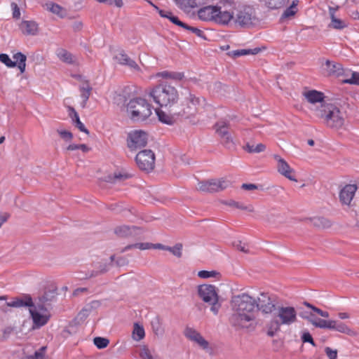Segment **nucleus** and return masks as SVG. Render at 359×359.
<instances>
[{"mask_svg": "<svg viewBox=\"0 0 359 359\" xmlns=\"http://www.w3.org/2000/svg\"><path fill=\"white\" fill-rule=\"evenodd\" d=\"M255 299L246 293L232 297L231 304L233 313L229 322L236 330L255 327L256 318Z\"/></svg>", "mask_w": 359, "mask_h": 359, "instance_id": "1", "label": "nucleus"}, {"mask_svg": "<svg viewBox=\"0 0 359 359\" xmlns=\"http://www.w3.org/2000/svg\"><path fill=\"white\" fill-rule=\"evenodd\" d=\"M4 306L15 308L29 307L34 326L37 328L45 325L50 318L48 309L33 304V299L28 294L13 298L11 302H5L3 306Z\"/></svg>", "mask_w": 359, "mask_h": 359, "instance_id": "2", "label": "nucleus"}, {"mask_svg": "<svg viewBox=\"0 0 359 359\" xmlns=\"http://www.w3.org/2000/svg\"><path fill=\"white\" fill-rule=\"evenodd\" d=\"M315 114L317 117L323 118L329 128L339 129L344 124V113L333 103H322L316 108Z\"/></svg>", "mask_w": 359, "mask_h": 359, "instance_id": "3", "label": "nucleus"}, {"mask_svg": "<svg viewBox=\"0 0 359 359\" xmlns=\"http://www.w3.org/2000/svg\"><path fill=\"white\" fill-rule=\"evenodd\" d=\"M149 95L154 102L161 107H172L179 99V93L175 87L161 83L153 88Z\"/></svg>", "mask_w": 359, "mask_h": 359, "instance_id": "4", "label": "nucleus"}, {"mask_svg": "<svg viewBox=\"0 0 359 359\" xmlns=\"http://www.w3.org/2000/svg\"><path fill=\"white\" fill-rule=\"evenodd\" d=\"M233 21L236 27L249 29L255 26L258 22L255 9L249 6L240 5L233 10Z\"/></svg>", "mask_w": 359, "mask_h": 359, "instance_id": "5", "label": "nucleus"}, {"mask_svg": "<svg viewBox=\"0 0 359 359\" xmlns=\"http://www.w3.org/2000/svg\"><path fill=\"white\" fill-rule=\"evenodd\" d=\"M127 113L133 121H143L151 116V107L145 99L134 98L127 104Z\"/></svg>", "mask_w": 359, "mask_h": 359, "instance_id": "6", "label": "nucleus"}, {"mask_svg": "<svg viewBox=\"0 0 359 359\" xmlns=\"http://www.w3.org/2000/svg\"><path fill=\"white\" fill-rule=\"evenodd\" d=\"M201 104V99L196 97L194 94L188 91L182 102L180 108L173 111V114L178 117L189 118L195 116Z\"/></svg>", "mask_w": 359, "mask_h": 359, "instance_id": "7", "label": "nucleus"}, {"mask_svg": "<svg viewBox=\"0 0 359 359\" xmlns=\"http://www.w3.org/2000/svg\"><path fill=\"white\" fill-rule=\"evenodd\" d=\"M198 294L205 303L211 306L210 311L217 315L221 307L217 290L215 285L203 284L198 287Z\"/></svg>", "mask_w": 359, "mask_h": 359, "instance_id": "8", "label": "nucleus"}, {"mask_svg": "<svg viewBox=\"0 0 359 359\" xmlns=\"http://www.w3.org/2000/svg\"><path fill=\"white\" fill-rule=\"evenodd\" d=\"M234 2L230 0H222L219 5L216 6V13L215 14V22L220 25H228L233 20V10Z\"/></svg>", "mask_w": 359, "mask_h": 359, "instance_id": "9", "label": "nucleus"}, {"mask_svg": "<svg viewBox=\"0 0 359 359\" xmlns=\"http://www.w3.org/2000/svg\"><path fill=\"white\" fill-rule=\"evenodd\" d=\"M257 311H260L264 314H271L277 309V300L273 295L268 293H260L255 299Z\"/></svg>", "mask_w": 359, "mask_h": 359, "instance_id": "10", "label": "nucleus"}, {"mask_svg": "<svg viewBox=\"0 0 359 359\" xmlns=\"http://www.w3.org/2000/svg\"><path fill=\"white\" fill-rule=\"evenodd\" d=\"M135 161L140 170L149 172L155 166L154 153L151 149H144L136 155Z\"/></svg>", "mask_w": 359, "mask_h": 359, "instance_id": "11", "label": "nucleus"}, {"mask_svg": "<svg viewBox=\"0 0 359 359\" xmlns=\"http://www.w3.org/2000/svg\"><path fill=\"white\" fill-rule=\"evenodd\" d=\"M273 318L278 319L279 325H290L297 320V311L293 306H278Z\"/></svg>", "mask_w": 359, "mask_h": 359, "instance_id": "12", "label": "nucleus"}, {"mask_svg": "<svg viewBox=\"0 0 359 359\" xmlns=\"http://www.w3.org/2000/svg\"><path fill=\"white\" fill-rule=\"evenodd\" d=\"M148 135L143 130H133L128 133L127 146L130 151L144 147L147 144Z\"/></svg>", "mask_w": 359, "mask_h": 359, "instance_id": "13", "label": "nucleus"}, {"mask_svg": "<svg viewBox=\"0 0 359 359\" xmlns=\"http://www.w3.org/2000/svg\"><path fill=\"white\" fill-rule=\"evenodd\" d=\"M274 158L277 161L278 172L290 180L297 182V180L294 175V171L290 168L289 164L278 155H275Z\"/></svg>", "mask_w": 359, "mask_h": 359, "instance_id": "14", "label": "nucleus"}, {"mask_svg": "<svg viewBox=\"0 0 359 359\" xmlns=\"http://www.w3.org/2000/svg\"><path fill=\"white\" fill-rule=\"evenodd\" d=\"M56 294L55 290L46 291L33 300V304L48 309L51 302L55 299Z\"/></svg>", "mask_w": 359, "mask_h": 359, "instance_id": "15", "label": "nucleus"}, {"mask_svg": "<svg viewBox=\"0 0 359 359\" xmlns=\"http://www.w3.org/2000/svg\"><path fill=\"white\" fill-rule=\"evenodd\" d=\"M355 184H346L339 192V200L343 205H350L357 191Z\"/></svg>", "mask_w": 359, "mask_h": 359, "instance_id": "16", "label": "nucleus"}, {"mask_svg": "<svg viewBox=\"0 0 359 359\" xmlns=\"http://www.w3.org/2000/svg\"><path fill=\"white\" fill-rule=\"evenodd\" d=\"M114 233L119 237L126 238L131 236H137L142 233V229L135 226H126L123 225L116 227L114 229Z\"/></svg>", "mask_w": 359, "mask_h": 359, "instance_id": "17", "label": "nucleus"}, {"mask_svg": "<svg viewBox=\"0 0 359 359\" xmlns=\"http://www.w3.org/2000/svg\"><path fill=\"white\" fill-rule=\"evenodd\" d=\"M115 59L121 65L128 66L130 69L135 72H141L140 67L138 65L132 60L124 51H121L116 56Z\"/></svg>", "mask_w": 359, "mask_h": 359, "instance_id": "18", "label": "nucleus"}, {"mask_svg": "<svg viewBox=\"0 0 359 359\" xmlns=\"http://www.w3.org/2000/svg\"><path fill=\"white\" fill-rule=\"evenodd\" d=\"M19 29L26 36H35L39 31L38 24L33 20H22L19 25Z\"/></svg>", "mask_w": 359, "mask_h": 359, "instance_id": "19", "label": "nucleus"}, {"mask_svg": "<svg viewBox=\"0 0 359 359\" xmlns=\"http://www.w3.org/2000/svg\"><path fill=\"white\" fill-rule=\"evenodd\" d=\"M216 12V6H207L198 10V16L202 20L215 22Z\"/></svg>", "mask_w": 359, "mask_h": 359, "instance_id": "20", "label": "nucleus"}, {"mask_svg": "<svg viewBox=\"0 0 359 359\" xmlns=\"http://www.w3.org/2000/svg\"><path fill=\"white\" fill-rule=\"evenodd\" d=\"M324 70L327 76H339L343 73L342 65L340 63L326 60Z\"/></svg>", "mask_w": 359, "mask_h": 359, "instance_id": "21", "label": "nucleus"}, {"mask_svg": "<svg viewBox=\"0 0 359 359\" xmlns=\"http://www.w3.org/2000/svg\"><path fill=\"white\" fill-rule=\"evenodd\" d=\"M304 95L310 103L315 104L316 102H320V104L322 103H327L324 101V94L320 91H317L316 90H309L304 93Z\"/></svg>", "mask_w": 359, "mask_h": 359, "instance_id": "22", "label": "nucleus"}, {"mask_svg": "<svg viewBox=\"0 0 359 359\" xmlns=\"http://www.w3.org/2000/svg\"><path fill=\"white\" fill-rule=\"evenodd\" d=\"M92 87L90 86L88 81H85L79 86V90L81 92V97L82 98L81 107H86L87 101L88 100L92 91Z\"/></svg>", "mask_w": 359, "mask_h": 359, "instance_id": "23", "label": "nucleus"}, {"mask_svg": "<svg viewBox=\"0 0 359 359\" xmlns=\"http://www.w3.org/2000/svg\"><path fill=\"white\" fill-rule=\"evenodd\" d=\"M332 327L331 330H335L337 332H339L341 333L346 334L349 336L354 337L358 334V333L348 327L345 323L337 321V320H333Z\"/></svg>", "mask_w": 359, "mask_h": 359, "instance_id": "24", "label": "nucleus"}, {"mask_svg": "<svg viewBox=\"0 0 359 359\" xmlns=\"http://www.w3.org/2000/svg\"><path fill=\"white\" fill-rule=\"evenodd\" d=\"M69 115L72 120V122L75 124V126L79 129L81 132H83L86 134H89L88 130L85 127L83 123L80 121L78 113L75 111L74 108L72 107H68Z\"/></svg>", "mask_w": 359, "mask_h": 359, "instance_id": "25", "label": "nucleus"}, {"mask_svg": "<svg viewBox=\"0 0 359 359\" xmlns=\"http://www.w3.org/2000/svg\"><path fill=\"white\" fill-rule=\"evenodd\" d=\"M212 193L222 191L229 187L231 184L229 180L225 178L212 179Z\"/></svg>", "mask_w": 359, "mask_h": 359, "instance_id": "26", "label": "nucleus"}, {"mask_svg": "<svg viewBox=\"0 0 359 359\" xmlns=\"http://www.w3.org/2000/svg\"><path fill=\"white\" fill-rule=\"evenodd\" d=\"M100 306V302L99 301H93L83 307V309L79 313L77 317L82 320L86 318L93 310L96 309Z\"/></svg>", "mask_w": 359, "mask_h": 359, "instance_id": "27", "label": "nucleus"}, {"mask_svg": "<svg viewBox=\"0 0 359 359\" xmlns=\"http://www.w3.org/2000/svg\"><path fill=\"white\" fill-rule=\"evenodd\" d=\"M175 110H177V109H172V112ZM156 114L158 116V120L161 121L163 123H166L168 125H172L175 121V116L178 117L177 116L174 115L173 114L172 116L167 114L164 111H161V109H156Z\"/></svg>", "mask_w": 359, "mask_h": 359, "instance_id": "28", "label": "nucleus"}, {"mask_svg": "<svg viewBox=\"0 0 359 359\" xmlns=\"http://www.w3.org/2000/svg\"><path fill=\"white\" fill-rule=\"evenodd\" d=\"M157 77H161L166 79H172L175 81H181L184 79V75L183 72L163 71L157 73Z\"/></svg>", "mask_w": 359, "mask_h": 359, "instance_id": "29", "label": "nucleus"}, {"mask_svg": "<svg viewBox=\"0 0 359 359\" xmlns=\"http://www.w3.org/2000/svg\"><path fill=\"white\" fill-rule=\"evenodd\" d=\"M214 128L215 129L216 133L220 138L223 136H226L229 133V123L226 121H219L217 122L215 124Z\"/></svg>", "mask_w": 359, "mask_h": 359, "instance_id": "30", "label": "nucleus"}, {"mask_svg": "<svg viewBox=\"0 0 359 359\" xmlns=\"http://www.w3.org/2000/svg\"><path fill=\"white\" fill-rule=\"evenodd\" d=\"M56 55L58 58L64 62L72 64L74 62L73 55L67 50L59 48L56 51Z\"/></svg>", "mask_w": 359, "mask_h": 359, "instance_id": "31", "label": "nucleus"}, {"mask_svg": "<svg viewBox=\"0 0 359 359\" xmlns=\"http://www.w3.org/2000/svg\"><path fill=\"white\" fill-rule=\"evenodd\" d=\"M132 175L128 172H114V175H109L107 182L111 183H116L117 182H123L127 179H129Z\"/></svg>", "mask_w": 359, "mask_h": 359, "instance_id": "32", "label": "nucleus"}, {"mask_svg": "<svg viewBox=\"0 0 359 359\" xmlns=\"http://www.w3.org/2000/svg\"><path fill=\"white\" fill-rule=\"evenodd\" d=\"M311 221L313 225L318 228L326 229L330 227L332 225V222L325 217H314L311 219Z\"/></svg>", "mask_w": 359, "mask_h": 359, "instance_id": "33", "label": "nucleus"}, {"mask_svg": "<svg viewBox=\"0 0 359 359\" xmlns=\"http://www.w3.org/2000/svg\"><path fill=\"white\" fill-rule=\"evenodd\" d=\"M280 329V325L278 322V319L273 318L267 324V335L269 337H273Z\"/></svg>", "mask_w": 359, "mask_h": 359, "instance_id": "34", "label": "nucleus"}, {"mask_svg": "<svg viewBox=\"0 0 359 359\" xmlns=\"http://www.w3.org/2000/svg\"><path fill=\"white\" fill-rule=\"evenodd\" d=\"M185 3L182 4L184 8H194L202 5L212 2L213 0H185Z\"/></svg>", "mask_w": 359, "mask_h": 359, "instance_id": "35", "label": "nucleus"}, {"mask_svg": "<svg viewBox=\"0 0 359 359\" xmlns=\"http://www.w3.org/2000/svg\"><path fill=\"white\" fill-rule=\"evenodd\" d=\"M13 58L15 60L16 64L18 63V67L20 72L24 73L26 67V55L19 52L13 55Z\"/></svg>", "mask_w": 359, "mask_h": 359, "instance_id": "36", "label": "nucleus"}, {"mask_svg": "<svg viewBox=\"0 0 359 359\" xmlns=\"http://www.w3.org/2000/svg\"><path fill=\"white\" fill-rule=\"evenodd\" d=\"M309 321L316 327L329 330L332 329L334 323L333 320H326L320 318H318V320L311 319Z\"/></svg>", "mask_w": 359, "mask_h": 359, "instance_id": "37", "label": "nucleus"}, {"mask_svg": "<svg viewBox=\"0 0 359 359\" xmlns=\"http://www.w3.org/2000/svg\"><path fill=\"white\" fill-rule=\"evenodd\" d=\"M46 6L48 11L61 18H63L65 15V9L57 4L50 2L46 4Z\"/></svg>", "mask_w": 359, "mask_h": 359, "instance_id": "38", "label": "nucleus"}, {"mask_svg": "<svg viewBox=\"0 0 359 359\" xmlns=\"http://www.w3.org/2000/svg\"><path fill=\"white\" fill-rule=\"evenodd\" d=\"M145 336L144 327L137 323L134 324V329L133 331V337L135 341H140Z\"/></svg>", "mask_w": 359, "mask_h": 359, "instance_id": "39", "label": "nucleus"}, {"mask_svg": "<svg viewBox=\"0 0 359 359\" xmlns=\"http://www.w3.org/2000/svg\"><path fill=\"white\" fill-rule=\"evenodd\" d=\"M266 146L264 144H258L256 146L248 142L244 147V149L248 153H260L265 150Z\"/></svg>", "mask_w": 359, "mask_h": 359, "instance_id": "40", "label": "nucleus"}, {"mask_svg": "<svg viewBox=\"0 0 359 359\" xmlns=\"http://www.w3.org/2000/svg\"><path fill=\"white\" fill-rule=\"evenodd\" d=\"M346 26L347 25L345 21L337 18L335 15H333V14H332L331 22L330 24L329 25L330 27L336 29H342L345 28Z\"/></svg>", "mask_w": 359, "mask_h": 359, "instance_id": "41", "label": "nucleus"}, {"mask_svg": "<svg viewBox=\"0 0 359 359\" xmlns=\"http://www.w3.org/2000/svg\"><path fill=\"white\" fill-rule=\"evenodd\" d=\"M266 6L271 9H278L286 4V0H264Z\"/></svg>", "mask_w": 359, "mask_h": 359, "instance_id": "42", "label": "nucleus"}, {"mask_svg": "<svg viewBox=\"0 0 359 359\" xmlns=\"http://www.w3.org/2000/svg\"><path fill=\"white\" fill-rule=\"evenodd\" d=\"M184 334L187 338L196 343L198 341V340L200 339V337L201 336V334L198 332L191 327L186 328Z\"/></svg>", "mask_w": 359, "mask_h": 359, "instance_id": "43", "label": "nucleus"}, {"mask_svg": "<svg viewBox=\"0 0 359 359\" xmlns=\"http://www.w3.org/2000/svg\"><path fill=\"white\" fill-rule=\"evenodd\" d=\"M152 246H153V244L150 243H139L128 245L126 246L123 249L122 252H126L132 248H138L140 250H147V249L152 248Z\"/></svg>", "mask_w": 359, "mask_h": 359, "instance_id": "44", "label": "nucleus"}, {"mask_svg": "<svg viewBox=\"0 0 359 359\" xmlns=\"http://www.w3.org/2000/svg\"><path fill=\"white\" fill-rule=\"evenodd\" d=\"M151 327L153 329L154 332L155 334H162L163 333V329L161 327V319L158 316H156L152 320H151Z\"/></svg>", "mask_w": 359, "mask_h": 359, "instance_id": "45", "label": "nucleus"}, {"mask_svg": "<svg viewBox=\"0 0 359 359\" xmlns=\"http://www.w3.org/2000/svg\"><path fill=\"white\" fill-rule=\"evenodd\" d=\"M212 180H205L198 183V189L203 192L212 193Z\"/></svg>", "mask_w": 359, "mask_h": 359, "instance_id": "46", "label": "nucleus"}, {"mask_svg": "<svg viewBox=\"0 0 359 359\" xmlns=\"http://www.w3.org/2000/svg\"><path fill=\"white\" fill-rule=\"evenodd\" d=\"M226 204L231 207H233V208H236L238 209L248 210L250 212L253 211V208L252 205L246 206L242 203L237 202V201H235L233 200H231V201L226 202Z\"/></svg>", "mask_w": 359, "mask_h": 359, "instance_id": "47", "label": "nucleus"}, {"mask_svg": "<svg viewBox=\"0 0 359 359\" xmlns=\"http://www.w3.org/2000/svg\"><path fill=\"white\" fill-rule=\"evenodd\" d=\"M94 344L100 349L106 348L109 344V340L107 338L97 337L93 339Z\"/></svg>", "mask_w": 359, "mask_h": 359, "instance_id": "48", "label": "nucleus"}, {"mask_svg": "<svg viewBox=\"0 0 359 359\" xmlns=\"http://www.w3.org/2000/svg\"><path fill=\"white\" fill-rule=\"evenodd\" d=\"M109 264L101 263L99 266L98 271H92L89 275L90 278L97 276L100 274L106 273L109 270Z\"/></svg>", "mask_w": 359, "mask_h": 359, "instance_id": "49", "label": "nucleus"}, {"mask_svg": "<svg viewBox=\"0 0 359 359\" xmlns=\"http://www.w3.org/2000/svg\"><path fill=\"white\" fill-rule=\"evenodd\" d=\"M182 245L181 243H177L173 247L167 246L166 250L170 252L173 255L181 257H182Z\"/></svg>", "mask_w": 359, "mask_h": 359, "instance_id": "50", "label": "nucleus"}, {"mask_svg": "<svg viewBox=\"0 0 359 359\" xmlns=\"http://www.w3.org/2000/svg\"><path fill=\"white\" fill-rule=\"evenodd\" d=\"M221 139L222 144L228 149H231L234 147V142L230 133L226 136H223Z\"/></svg>", "mask_w": 359, "mask_h": 359, "instance_id": "51", "label": "nucleus"}, {"mask_svg": "<svg viewBox=\"0 0 359 359\" xmlns=\"http://www.w3.org/2000/svg\"><path fill=\"white\" fill-rule=\"evenodd\" d=\"M0 61L8 67H15L16 66V62L12 61L9 56L5 53L0 54Z\"/></svg>", "mask_w": 359, "mask_h": 359, "instance_id": "52", "label": "nucleus"}, {"mask_svg": "<svg viewBox=\"0 0 359 359\" xmlns=\"http://www.w3.org/2000/svg\"><path fill=\"white\" fill-rule=\"evenodd\" d=\"M140 356L142 359H160L157 356H153L147 346H143L140 351Z\"/></svg>", "mask_w": 359, "mask_h": 359, "instance_id": "53", "label": "nucleus"}, {"mask_svg": "<svg viewBox=\"0 0 359 359\" xmlns=\"http://www.w3.org/2000/svg\"><path fill=\"white\" fill-rule=\"evenodd\" d=\"M67 149L69 151L81 149L83 152L86 153V152L89 151L90 149L86 144H69L67 147Z\"/></svg>", "mask_w": 359, "mask_h": 359, "instance_id": "54", "label": "nucleus"}, {"mask_svg": "<svg viewBox=\"0 0 359 359\" xmlns=\"http://www.w3.org/2000/svg\"><path fill=\"white\" fill-rule=\"evenodd\" d=\"M232 245L239 251L243 252L245 253H248L249 250L247 248V245L245 243H242L241 241H236L232 243Z\"/></svg>", "mask_w": 359, "mask_h": 359, "instance_id": "55", "label": "nucleus"}, {"mask_svg": "<svg viewBox=\"0 0 359 359\" xmlns=\"http://www.w3.org/2000/svg\"><path fill=\"white\" fill-rule=\"evenodd\" d=\"M185 27H184V29L191 32L192 33L195 34L198 37H201L202 39H205L204 32L202 30L199 29L198 28L189 26L187 24H186Z\"/></svg>", "mask_w": 359, "mask_h": 359, "instance_id": "56", "label": "nucleus"}, {"mask_svg": "<svg viewBox=\"0 0 359 359\" xmlns=\"http://www.w3.org/2000/svg\"><path fill=\"white\" fill-rule=\"evenodd\" d=\"M344 83L359 86V73L355 72H353L351 77L344 80Z\"/></svg>", "mask_w": 359, "mask_h": 359, "instance_id": "57", "label": "nucleus"}, {"mask_svg": "<svg viewBox=\"0 0 359 359\" xmlns=\"http://www.w3.org/2000/svg\"><path fill=\"white\" fill-rule=\"evenodd\" d=\"M168 19H169L172 23H174L176 25H178L183 28L186 27V23L180 21L179 18L177 16L173 15L171 12H168Z\"/></svg>", "mask_w": 359, "mask_h": 359, "instance_id": "58", "label": "nucleus"}, {"mask_svg": "<svg viewBox=\"0 0 359 359\" xmlns=\"http://www.w3.org/2000/svg\"><path fill=\"white\" fill-rule=\"evenodd\" d=\"M218 274L217 272L215 271H200L198 273V277L201 278H208L210 277H215Z\"/></svg>", "mask_w": 359, "mask_h": 359, "instance_id": "59", "label": "nucleus"}, {"mask_svg": "<svg viewBox=\"0 0 359 359\" xmlns=\"http://www.w3.org/2000/svg\"><path fill=\"white\" fill-rule=\"evenodd\" d=\"M302 340L304 343H310L312 346H316V344L313 341L311 334L309 332H305L302 335Z\"/></svg>", "mask_w": 359, "mask_h": 359, "instance_id": "60", "label": "nucleus"}, {"mask_svg": "<svg viewBox=\"0 0 359 359\" xmlns=\"http://www.w3.org/2000/svg\"><path fill=\"white\" fill-rule=\"evenodd\" d=\"M57 132L61 138L66 141H70L73 138L72 133L68 130H57Z\"/></svg>", "mask_w": 359, "mask_h": 359, "instance_id": "61", "label": "nucleus"}, {"mask_svg": "<svg viewBox=\"0 0 359 359\" xmlns=\"http://www.w3.org/2000/svg\"><path fill=\"white\" fill-rule=\"evenodd\" d=\"M296 5L293 3L290 7L287 8L284 11L283 16L284 18H288L292 16L296 13Z\"/></svg>", "mask_w": 359, "mask_h": 359, "instance_id": "62", "label": "nucleus"}, {"mask_svg": "<svg viewBox=\"0 0 359 359\" xmlns=\"http://www.w3.org/2000/svg\"><path fill=\"white\" fill-rule=\"evenodd\" d=\"M46 347L42 346L38 351L34 353V357L31 356L33 359H44L45 357V351Z\"/></svg>", "mask_w": 359, "mask_h": 359, "instance_id": "63", "label": "nucleus"}, {"mask_svg": "<svg viewBox=\"0 0 359 359\" xmlns=\"http://www.w3.org/2000/svg\"><path fill=\"white\" fill-rule=\"evenodd\" d=\"M325 352L329 359H337V351L333 350L330 347H326L325 348Z\"/></svg>", "mask_w": 359, "mask_h": 359, "instance_id": "64", "label": "nucleus"}]
</instances>
